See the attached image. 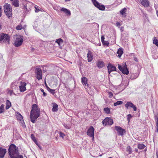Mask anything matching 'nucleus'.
Masks as SVG:
<instances>
[{"label": "nucleus", "instance_id": "ddd939ff", "mask_svg": "<svg viewBox=\"0 0 158 158\" xmlns=\"http://www.w3.org/2000/svg\"><path fill=\"white\" fill-rule=\"evenodd\" d=\"M20 84V85L19 86L20 91L21 92H23L26 91V83L25 82L21 81Z\"/></svg>", "mask_w": 158, "mask_h": 158}, {"label": "nucleus", "instance_id": "4d7b16f0", "mask_svg": "<svg viewBox=\"0 0 158 158\" xmlns=\"http://www.w3.org/2000/svg\"><path fill=\"white\" fill-rule=\"evenodd\" d=\"M65 1H70V0H65Z\"/></svg>", "mask_w": 158, "mask_h": 158}, {"label": "nucleus", "instance_id": "f3484780", "mask_svg": "<svg viewBox=\"0 0 158 158\" xmlns=\"http://www.w3.org/2000/svg\"><path fill=\"white\" fill-rule=\"evenodd\" d=\"M6 152V149L1 147L0 148V158H3Z\"/></svg>", "mask_w": 158, "mask_h": 158}, {"label": "nucleus", "instance_id": "49530a36", "mask_svg": "<svg viewBox=\"0 0 158 158\" xmlns=\"http://www.w3.org/2000/svg\"><path fill=\"white\" fill-rule=\"evenodd\" d=\"M60 10L62 11H63L64 13H65V12L66 11H67V9L65 8H62Z\"/></svg>", "mask_w": 158, "mask_h": 158}, {"label": "nucleus", "instance_id": "2f4dec72", "mask_svg": "<svg viewBox=\"0 0 158 158\" xmlns=\"http://www.w3.org/2000/svg\"><path fill=\"white\" fill-rule=\"evenodd\" d=\"M123 103V102L122 101H118L114 103V106H116L118 105H120Z\"/></svg>", "mask_w": 158, "mask_h": 158}, {"label": "nucleus", "instance_id": "8fccbe9b", "mask_svg": "<svg viewBox=\"0 0 158 158\" xmlns=\"http://www.w3.org/2000/svg\"><path fill=\"white\" fill-rule=\"evenodd\" d=\"M2 16V7L0 6V17Z\"/></svg>", "mask_w": 158, "mask_h": 158}, {"label": "nucleus", "instance_id": "2eb2a0df", "mask_svg": "<svg viewBox=\"0 0 158 158\" xmlns=\"http://www.w3.org/2000/svg\"><path fill=\"white\" fill-rule=\"evenodd\" d=\"M107 68L108 69V72L109 74H110V73L113 71H116V67L113 65L109 63L108 65Z\"/></svg>", "mask_w": 158, "mask_h": 158}, {"label": "nucleus", "instance_id": "20e7f679", "mask_svg": "<svg viewBox=\"0 0 158 158\" xmlns=\"http://www.w3.org/2000/svg\"><path fill=\"white\" fill-rule=\"evenodd\" d=\"M15 39L14 43V45L16 47H18L21 46L23 42V37L20 35H16L15 37Z\"/></svg>", "mask_w": 158, "mask_h": 158}, {"label": "nucleus", "instance_id": "7c9ffc66", "mask_svg": "<svg viewBox=\"0 0 158 158\" xmlns=\"http://www.w3.org/2000/svg\"><path fill=\"white\" fill-rule=\"evenodd\" d=\"M155 119L156 122V129L157 132L158 131V117L157 116H155Z\"/></svg>", "mask_w": 158, "mask_h": 158}, {"label": "nucleus", "instance_id": "ea45409f", "mask_svg": "<svg viewBox=\"0 0 158 158\" xmlns=\"http://www.w3.org/2000/svg\"><path fill=\"white\" fill-rule=\"evenodd\" d=\"M67 11H66L65 12V13L67 15L70 16L71 15V12L70 10H69L67 9Z\"/></svg>", "mask_w": 158, "mask_h": 158}, {"label": "nucleus", "instance_id": "052dcab7", "mask_svg": "<svg viewBox=\"0 0 158 158\" xmlns=\"http://www.w3.org/2000/svg\"><path fill=\"white\" fill-rule=\"evenodd\" d=\"M137 149H136V151H137Z\"/></svg>", "mask_w": 158, "mask_h": 158}, {"label": "nucleus", "instance_id": "a878e982", "mask_svg": "<svg viewBox=\"0 0 158 158\" xmlns=\"http://www.w3.org/2000/svg\"><path fill=\"white\" fill-rule=\"evenodd\" d=\"M29 5H32V3L30 2H26V3L25 4V5H24L23 8L24 10H27V6H28Z\"/></svg>", "mask_w": 158, "mask_h": 158}, {"label": "nucleus", "instance_id": "6e6552de", "mask_svg": "<svg viewBox=\"0 0 158 158\" xmlns=\"http://www.w3.org/2000/svg\"><path fill=\"white\" fill-rule=\"evenodd\" d=\"M102 123L105 126L108 125H112L113 123V121L111 118L107 117L102 121Z\"/></svg>", "mask_w": 158, "mask_h": 158}, {"label": "nucleus", "instance_id": "e2e57ef3", "mask_svg": "<svg viewBox=\"0 0 158 158\" xmlns=\"http://www.w3.org/2000/svg\"><path fill=\"white\" fill-rule=\"evenodd\" d=\"M137 149H136V151H137Z\"/></svg>", "mask_w": 158, "mask_h": 158}, {"label": "nucleus", "instance_id": "72a5a7b5", "mask_svg": "<svg viewBox=\"0 0 158 158\" xmlns=\"http://www.w3.org/2000/svg\"><path fill=\"white\" fill-rule=\"evenodd\" d=\"M127 151L129 152V154H131V153L132 150L130 146H127Z\"/></svg>", "mask_w": 158, "mask_h": 158}, {"label": "nucleus", "instance_id": "37998d69", "mask_svg": "<svg viewBox=\"0 0 158 158\" xmlns=\"http://www.w3.org/2000/svg\"><path fill=\"white\" fill-rule=\"evenodd\" d=\"M64 127L66 129H69L70 128V127L69 126H68L67 124H64Z\"/></svg>", "mask_w": 158, "mask_h": 158}, {"label": "nucleus", "instance_id": "c756f323", "mask_svg": "<svg viewBox=\"0 0 158 158\" xmlns=\"http://www.w3.org/2000/svg\"><path fill=\"white\" fill-rule=\"evenodd\" d=\"M137 146L138 148L139 149H143L145 147V146L142 143L138 144Z\"/></svg>", "mask_w": 158, "mask_h": 158}, {"label": "nucleus", "instance_id": "864d4df0", "mask_svg": "<svg viewBox=\"0 0 158 158\" xmlns=\"http://www.w3.org/2000/svg\"><path fill=\"white\" fill-rule=\"evenodd\" d=\"M35 12H37L39 11L38 9H37L36 7H35Z\"/></svg>", "mask_w": 158, "mask_h": 158}, {"label": "nucleus", "instance_id": "473e14b6", "mask_svg": "<svg viewBox=\"0 0 158 158\" xmlns=\"http://www.w3.org/2000/svg\"><path fill=\"white\" fill-rule=\"evenodd\" d=\"M58 107L57 105H54L52 109V111L53 112H56L58 110Z\"/></svg>", "mask_w": 158, "mask_h": 158}, {"label": "nucleus", "instance_id": "5fc2aeb1", "mask_svg": "<svg viewBox=\"0 0 158 158\" xmlns=\"http://www.w3.org/2000/svg\"><path fill=\"white\" fill-rule=\"evenodd\" d=\"M36 144L40 148V149H41V147H40V145H39L37 143H36Z\"/></svg>", "mask_w": 158, "mask_h": 158}, {"label": "nucleus", "instance_id": "1a4fd4ad", "mask_svg": "<svg viewBox=\"0 0 158 158\" xmlns=\"http://www.w3.org/2000/svg\"><path fill=\"white\" fill-rule=\"evenodd\" d=\"M94 128L92 126L90 127V128L88 130L87 133V135L89 137H92V139H94Z\"/></svg>", "mask_w": 158, "mask_h": 158}, {"label": "nucleus", "instance_id": "13d9d810", "mask_svg": "<svg viewBox=\"0 0 158 158\" xmlns=\"http://www.w3.org/2000/svg\"><path fill=\"white\" fill-rule=\"evenodd\" d=\"M45 85H46V86L47 87V86H48L47 84L45 83Z\"/></svg>", "mask_w": 158, "mask_h": 158}, {"label": "nucleus", "instance_id": "9d476101", "mask_svg": "<svg viewBox=\"0 0 158 158\" xmlns=\"http://www.w3.org/2000/svg\"><path fill=\"white\" fill-rule=\"evenodd\" d=\"M17 119L19 121V123L20 125L23 127H25V123L22 115L20 113H17Z\"/></svg>", "mask_w": 158, "mask_h": 158}, {"label": "nucleus", "instance_id": "39448f33", "mask_svg": "<svg viewBox=\"0 0 158 158\" xmlns=\"http://www.w3.org/2000/svg\"><path fill=\"white\" fill-rule=\"evenodd\" d=\"M10 36L8 35L2 33L0 35V41H3V42L6 44H9Z\"/></svg>", "mask_w": 158, "mask_h": 158}, {"label": "nucleus", "instance_id": "de8ad7c7", "mask_svg": "<svg viewBox=\"0 0 158 158\" xmlns=\"http://www.w3.org/2000/svg\"><path fill=\"white\" fill-rule=\"evenodd\" d=\"M105 39L104 37V36H102L101 37V40L102 43L104 44V40Z\"/></svg>", "mask_w": 158, "mask_h": 158}, {"label": "nucleus", "instance_id": "5701e85b", "mask_svg": "<svg viewBox=\"0 0 158 158\" xmlns=\"http://www.w3.org/2000/svg\"><path fill=\"white\" fill-rule=\"evenodd\" d=\"M127 9L125 8H124L123 9L120 11V14L123 15L124 17H126V15L125 14V13L127 11Z\"/></svg>", "mask_w": 158, "mask_h": 158}, {"label": "nucleus", "instance_id": "c9c22d12", "mask_svg": "<svg viewBox=\"0 0 158 158\" xmlns=\"http://www.w3.org/2000/svg\"><path fill=\"white\" fill-rule=\"evenodd\" d=\"M104 111L106 113L109 114L110 112V110L108 107H106L104 108Z\"/></svg>", "mask_w": 158, "mask_h": 158}, {"label": "nucleus", "instance_id": "e433bc0d", "mask_svg": "<svg viewBox=\"0 0 158 158\" xmlns=\"http://www.w3.org/2000/svg\"><path fill=\"white\" fill-rule=\"evenodd\" d=\"M23 28V26L21 25H18L16 27V30H21Z\"/></svg>", "mask_w": 158, "mask_h": 158}, {"label": "nucleus", "instance_id": "c03bdc74", "mask_svg": "<svg viewBox=\"0 0 158 158\" xmlns=\"http://www.w3.org/2000/svg\"><path fill=\"white\" fill-rule=\"evenodd\" d=\"M41 91L43 93V95L44 96H46L47 95V94L45 93L44 90L42 89H40Z\"/></svg>", "mask_w": 158, "mask_h": 158}, {"label": "nucleus", "instance_id": "f257e3e1", "mask_svg": "<svg viewBox=\"0 0 158 158\" xmlns=\"http://www.w3.org/2000/svg\"><path fill=\"white\" fill-rule=\"evenodd\" d=\"M8 153L10 158H23V156L19 155L18 148L13 144L10 146Z\"/></svg>", "mask_w": 158, "mask_h": 158}, {"label": "nucleus", "instance_id": "4be33fe9", "mask_svg": "<svg viewBox=\"0 0 158 158\" xmlns=\"http://www.w3.org/2000/svg\"><path fill=\"white\" fill-rule=\"evenodd\" d=\"M19 1L18 0H14L12 2V4L15 7H18L19 6Z\"/></svg>", "mask_w": 158, "mask_h": 158}, {"label": "nucleus", "instance_id": "680f3d73", "mask_svg": "<svg viewBox=\"0 0 158 158\" xmlns=\"http://www.w3.org/2000/svg\"><path fill=\"white\" fill-rule=\"evenodd\" d=\"M137 149H136V151H137Z\"/></svg>", "mask_w": 158, "mask_h": 158}, {"label": "nucleus", "instance_id": "a19ab883", "mask_svg": "<svg viewBox=\"0 0 158 158\" xmlns=\"http://www.w3.org/2000/svg\"><path fill=\"white\" fill-rule=\"evenodd\" d=\"M108 95H109V97L110 98H111L113 96V94L111 92H108Z\"/></svg>", "mask_w": 158, "mask_h": 158}, {"label": "nucleus", "instance_id": "bf43d9fd", "mask_svg": "<svg viewBox=\"0 0 158 158\" xmlns=\"http://www.w3.org/2000/svg\"><path fill=\"white\" fill-rule=\"evenodd\" d=\"M10 1H12V2L14 1V0H10Z\"/></svg>", "mask_w": 158, "mask_h": 158}, {"label": "nucleus", "instance_id": "6e6d98bb", "mask_svg": "<svg viewBox=\"0 0 158 158\" xmlns=\"http://www.w3.org/2000/svg\"><path fill=\"white\" fill-rule=\"evenodd\" d=\"M156 12L157 15V17H158V10H156Z\"/></svg>", "mask_w": 158, "mask_h": 158}, {"label": "nucleus", "instance_id": "58836bf2", "mask_svg": "<svg viewBox=\"0 0 158 158\" xmlns=\"http://www.w3.org/2000/svg\"><path fill=\"white\" fill-rule=\"evenodd\" d=\"M132 117V116L130 114H129L127 115V119L129 122H130V120L131 118Z\"/></svg>", "mask_w": 158, "mask_h": 158}, {"label": "nucleus", "instance_id": "f03ea898", "mask_svg": "<svg viewBox=\"0 0 158 158\" xmlns=\"http://www.w3.org/2000/svg\"><path fill=\"white\" fill-rule=\"evenodd\" d=\"M40 115V110L38 108L37 105L34 104L32 106V109L31 111L30 117L31 122L34 123L35 120Z\"/></svg>", "mask_w": 158, "mask_h": 158}, {"label": "nucleus", "instance_id": "412c9836", "mask_svg": "<svg viewBox=\"0 0 158 158\" xmlns=\"http://www.w3.org/2000/svg\"><path fill=\"white\" fill-rule=\"evenodd\" d=\"M139 76V74L137 73H132L131 74V78L132 79H135L137 78Z\"/></svg>", "mask_w": 158, "mask_h": 158}, {"label": "nucleus", "instance_id": "9b49d317", "mask_svg": "<svg viewBox=\"0 0 158 158\" xmlns=\"http://www.w3.org/2000/svg\"><path fill=\"white\" fill-rule=\"evenodd\" d=\"M115 129L118 132V135L123 136L126 132L125 130L119 126H115Z\"/></svg>", "mask_w": 158, "mask_h": 158}, {"label": "nucleus", "instance_id": "a211bd4d", "mask_svg": "<svg viewBox=\"0 0 158 158\" xmlns=\"http://www.w3.org/2000/svg\"><path fill=\"white\" fill-rule=\"evenodd\" d=\"M81 80L82 83L84 85L85 87V88L86 87L88 86V85L87 83V78L85 77H84L81 78Z\"/></svg>", "mask_w": 158, "mask_h": 158}, {"label": "nucleus", "instance_id": "79ce46f5", "mask_svg": "<svg viewBox=\"0 0 158 158\" xmlns=\"http://www.w3.org/2000/svg\"><path fill=\"white\" fill-rule=\"evenodd\" d=\"M60 136L62 138H64V137L65 136V134L61 132H60L59 133Z\"/></svg>", "mask_w": 158, "mask_h": 158}, {"label": "nucleus", "instance_id": "603ef678", "mask_svg": "<svg viewBox=\"0 0 158 158\" xmlns=\"http://www.w3.org/2000/svg\"><path fill=\"white\" fill-rule=\"evenodd\" d=\"M123 28H124V27H121L120 30L121 32H123Z\"/></svg>", "mask_w": 158, "mask_h": 158}, {"label": "nucleus", "instance_id": "09e8293b", "mask_svg": "<svg viewBox=\"0 0 158 158\" xmlns=\"http://www.w3.org/2000/svg\"><path fill=\"white\" fill-rule=\"evenodd\" d=\"M9 93L10 94V95H11L13 94H14L15 95V94L14 93L13 91L11 90H10L9 91Z\"/></svg>", "mask_w": 158, "mask_h": 158}, {"label": "nucleus", "instance_id": "c85d7f7f", "mask_svg": "<svg viewBox=\"0 0 158 158\" xmlns=\"http://www.w3.org/2000/svg\"><path fill=\"white\" fill-rule=\"evenodd\" d=\"M4 105L2 104L0 105V113H2L4 111Z\"/></svg>", "mask_w": 158, "mask_h": 158}, {"label": "nucleus", "instance_id": "7ed1b4c3", "mask_svg": "<svg viewBox=\"0 0 158 158\" xmlns=\"http://www.w3.org/2000/svg\"><path fill=\"white\" fill-rule=\"evenodd\" d=\"M4 10L5 14L8 18H10L12 15V8L10 4L5 3L4 6Z\"/></svg>", "mask_w": 158, "mask_h": 158}, {"label": "nucleus", "instance_id": "6ab92c4d", "mask_svg": "<svg viewBox=\"0 0 158 158\" xmlns=\"http://www.w3.org/2000/svg\"><path fill=\"white\" fill-rule=\"evenodd\" d=\"M88 61L89 62L91 61L93 59V56L92 53L89 52L87 54Z\"/></svg>", "mask_w": 158, "mask_h": 158}, {"label": "nucleus", "instance_id": "a18cd8bd", "mask_svg": "<svg viewBox=\"0 0 158 158\" xmlns=\"http://www.w3.org/2000/svg\"><path fill=\"white\" fill-rule=\"evenodd\" d=\"M115 25L117 27H119V26H121V24L119 22H117L116 23Z\"/></svg>", "mask_w": 158, "mask_h": 158}, {"label": "nucleus", "instance_id": "0eeeda50", "mask_svg": "<svg viewBox=\"0 0 158 158\" xmlns=\"http://www.w3.org/2000/svg\"><path fill=\"white\" fill-rule=\"evenodd\" d=\"M92 2L95 6L99 9L100 10H104L105 9V7L104 5H101V4L98 2L96 0H92Z\"/></svg>", "mask_w": 158, "mask_h": 158}, {"label": "nucleus", "instance_id": "dca6fc26", "mask_svg": "<svg viewBox=\"0 0 158 158\" xmlns=\"http://www.w3.org/2000/svg\"><path fill=\"white\" fill-rule=\"evenodd\" d=\"M140 3L144 7H148L149 6L150 2L148 0H140Z\"/></svg>", "mask_w": 158, "mask_h": 158}, {"label": "nucleus", "instance_id": "3c124183", "mask_svg": "<svg viewBox=\"0 0 158 158\" xmlns=\"http://www.w3.org/2000/svg\"><path fill=\"white\" fill-rule=\"evenodd\" d=\"M134 60H135V61H136V62L138 61V59L136 57H134Z\"/></svg>", "mask_w": 158, "mask_h": 158}, {"label": "nucleus", "instance_id": "f8f14e48", "mask_svg": "<svg viewBox=\"0 0 158 158\" xmlns=\"http://www.w3.org/2000/svg\"><path fill=\"white\" fill-rule=\"evenodd\" d=\"M36 77L39 80L42 79V70L40 68H36L35 71Z\"/></svg>", "mask_w": 158, "mask_h": 158}, {"label": "nucleus", "instance_id": "423d86ee", "mask_svg": "<svg viewBox=\"0 0 158 158\" xmlns=\"http://www.w3.org/2000/svg\"><path fill=\"white\" fill-rule=\"evenodd\" d=\"M118 69L120 71L122 72V73L123 74L126 75L128 74L129 72L128 69L127 67V65L126 63L122 64V66L118 64Z\"/></svg>", "mask_w": 158, "mask_h": 158}, {"label": "nucleus", "instance_id": "bb28decb", "mask_svg": "<svg viewBox=\"0 0 158 158\" xmlns=\"http://www.w3.org/2000/svg\"><path fill=\"white\" fill-rule=\"evenodd\" d=\"M56 42L59 46L61 45L63 43V40L60 38L56 40Z\"/></svg>", "mask_w": 158, "mask_h": 158}, {"label": "nucleus", "instance_id": "cd10ccee", "mask_svg": "<svg viewBox=\"0 0 158 158\" xmlns=\"http://www.w3.org/2000/svg\"><path fill=\"white\" fill-rule=\"evenodd\" d=\"M47 90L51 93L53 94H54L55 93V90L51 89L48 86H47Z\"/></svg>", "mask_w": 158, "mask_h": 158}, {"label": "nucleus", "instance_id": "4c0bfd02", "mask_svg": "<svg viewBox=\"0 0 158 158\" xmlns=\"http://www.w3.org/2000/svg\"><path fill=\"white\" fill-rule=\"evenodd\" d=\"M153 43L158 47V40L157 39H155L153 40Z\"/></svg>", "mask_w": 158, "mask_h": 158}, {"label": "nucleus", "instance_id": "393cba45", "mask_svg": "<svg viewBox=\"0 0 158 158\" xmlns=\"http://www.w3.org/2000/svg\"><path fill=\"white\" fill-rule=\"evenodd\" d=\"M11 106V103L10 101L8 100H7L6 101V109L7 110Z\"/></svg>", "mask_w": 158, "mask_h": 158}, {"label": "nucleus", "instance_id": "aec40b11", "mask_svg": "<svg viewBox=\"0 0 158 158\" xmlns=\"http://www.w3.org/2000/svg\"><path fill=\"white\" fill-rule=\"evenodd\" d=\"M96 64L98 67L100 68L103 66L104 63L102 61L99 60L97 62Z\"/></svg>", "mask_w": 158, "mask_h": 158}, {"label": "nucleus", "instance_id": "f704fd0d", "mask_svg": "<svg viewBox=\"0 0 158 158\" xmlns=\"http://www.w3.org/2000/svg\"><path fill=\"white\" fill-rule=\"evenodd\" d=\"M31 138L32 139V140L33 141H34L35 143H36L37 142V141H36V139H35V137L34 135L33 134H31Z\"/></svg>", "mask_w": 158, "mask_h": 158}, {"label": "nucleus", "instance_id": "4468645a", "mask_svg": "<svg viewBox=\"0 0 158 158\" xmlns=\"http://www.w3.org/2000/svg\"><path fill=\"white\" fill-rule=\"evenodd\" d=\"M125 106L127 109H128L129 107L132 108L134 111H136L137 110L136 106L131 102H127L125 104Z\"/></svg>", "mask_w": 158, "mask_h": 158}, {"label": "nucleus", "instance_id": "b1692460", "mask_svg": "<svg viewBox=\"0 0 158 158\" xmlns=\"http://www.w3.org/2000/svg\"><path fill=\"white\" fill-rule=\"evenodd\" d=\"M123 50L122 48H119L117 52V53L118 54V56L120 57L123 53Z\"/></svg>", "mask_w": 158, "mask_h": 158}]
</instances>
